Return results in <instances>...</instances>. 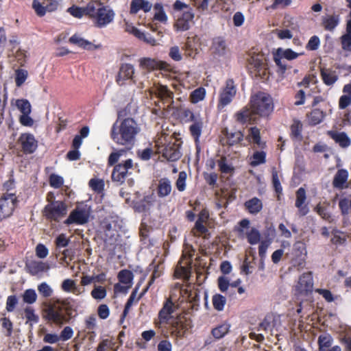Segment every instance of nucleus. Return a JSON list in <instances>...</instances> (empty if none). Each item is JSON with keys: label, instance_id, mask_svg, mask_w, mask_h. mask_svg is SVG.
I'll list each match as a JSON object with an SVG mask.
<instances>
[{"label": "nucleus", "instance_id": "12", "mask_svg": "<svg viewBox=\"0 0 351 351\" xmlns=\"http://www.w3.org/2000/svg\"><path fill=\"white\" fill-rule=\"evenodd\" d=\"M292 254L294 265L298 266L299 269H302L307 256L306 244L302 241L295 242L293 244Z\"/></svg>", "mask_w": 351, "mask_h": 351}, {"label": "nucleus", "instance_id": "38", "mask_svg": "<svg viewBox=\"0 0 351 351\" xmlns=\"http://www.w3.org/2000/svg\"><path fill=\"white\" fill-rule=\"evenodd\" d=\"M226 136L227 138L228 144L229 145H236V144L240 143L241 141H243V134L241 131H239V130L234 131V132L226 131Z\"/></svg>", "mask_w": 351, "mask_h": 351}, {"label": "nucleus", "instance_id": "6", "mask_svg": "<svg viewBox=\"0 0 351 351\" xmlns=\"http://www.w3.org/2000/svg\"><path fill=\"white\" fill-rule=\"evenodd\" d=\"M237 89L234 82L232 80H228L226 86L222 88L219 93L217 108L219 110L230 104L235 97Z\"/></svg>", "mask_w": 351, "mask_h": 351}, {"label": "nucleus", "instance_id": "32", "mask_svg": "<svg viewBox=\"0 0 351 351\" xmlns=\"http://www.w3.org/2000/svg\"><path fill=\"white\" fill-rule=\"evenodd\" d=\"M253 115H254V114L252 112V109L245 107L237 112L234 117L237 122L243 124L247 121H252L254 119Z\"/></svg>", "mask_w": 351, "mask_h": 351}, {"label": "nucleus", "instance_id": "35", "mask_svg": "<svg viewBox=\"0 0 351 351\" xmlns=\"http://www.w3.org/2000/svg\"><path fill=\"white\" fill-rule=\"evenodd\" d=\"M28 268L31 274L36 275L40 272L48 270L49 266L47 263L42 261H32L29 263Z\"/></svg>", "mask_w": 351, "mask_h": 351}, {"label": "nucleus", "instance_id": "18", "mask_svg": "<svg viewBox=\"0 0 351 351\" xmlns=\"http://www.w3.org/2000/svg\"><path fill=\"white\" fill-rule=\"evenodd\" d=\"M348 177L349 173L348 170L345 169H339L333 178V187L338 189H344L348 188Z\"/></svg>", "mask_w": 351, "mask_h": 351}, {"label": "nucleus", "instance_id": "61", "mask_svg": "<svg viewBox=\"0 0 351 351\" xmlns=\"http://www.w3.org/2000/svg\"><path fill=\"white\" fill-rule=\"evenodd\" d=\"M114 167L128 175L129 170L133 167V161L132 159H127L123 163L115 165Z\"/></svg>", "mask_w": 351, "mask_h": 351}, {"label": "nucleus", "instance_id": "17", "mask_svg": "<svg viewBox=\"0 0 351 351\" xmlns=\"http://www.w3.org/2000/svg\"><path fill=\"white\" fill-rule=\"evenodd\" d=\"M69 42L77 47L86 50L93 51L101 48V45H95L84 38L82 35L75 34L69 38Z\"/></svg>", "mask_w": 351, "mask_h": 351}, {"label": "nucleus", "instance_id": "5", "mask_svg": "<svg viewBox=\"0 0 351 351\" xmlns=\"http://www.w3.org/2000/svg\"><path fill=\"white\" fill-rule=\"evenodd\" d=\"M43 212L47 219L58 221L66 215L67 207L63 202L55 201L47 204Z\"/></svg>", "mask_w": 351, "mask_h": 351}, {"label": "nucleus", "instance_id": "53", "mask_svg": "<svg viewBox=\"0 0 351 351\" xmlns=\"http://www.w3.org/2000/svg\"><path fill=\"white\" fill-rule=\"evenodd\" d=\"M339 206L343 215H348L351 208V196L341 198L339 202Z\"/></svg>", "mask_w": 351, "mask_h": 351}, {"label": "nucleus", "instance_id": "39", "mask_svg": "<svg viewBox=\"0 0 351 351\" xmlns=\"http://www.w3.org/2000/svg\"><path fill=\"white\" fill-rule=\"evenodd\" d=\"M206 95V89L203 87H199L191 93L190 101L193 104H197L205 99Z\"/></svg>", "mask_w": 351, "mask_h": 351}, {"label": "nucleus", "instance_id": "10", "mask_svg": "<svg viewBox=\"0 0 351 351\" xmlns=\"http://www.w3.org/2000/svg\"><path fill=\"white\" fill-rule=\"evenodd\" d=\"M158 152L169 161H176L182 156L180 145L175 142H169L158 149Z\"/></svg>", "mask_w": 351, "mask_h": 351}, {"label": "nucleus", "instance_id": "60", "mask_svg": "<svg viewBox=\"0 0 351 351\" xmlns=\"http://www.w3.org/2000/svg\"><path fill=\"white\" fill-rule=\"evenodd\" d=\"M202 123L201 122H195L190 126V132L197 141L202 133Z\"/></svg>", "mask_w": 351, "mask_h": 351}, {"label": "nucleus", "instance_id": "26", "mask_svg": "<svg viewBox=\"0 0 351 351\" xmlns=\"http://www.w3.org/2000/svg\"><path fill=\"white\" fill-rule=\"evenodd\" d=\"M172 191L171 182L169 178H163L159 180L157 186V193L160 197L168 196Z\"/></svg>", "mask_w": 351, "mask_h": 351}, {"label": "nucleus", "instance_id": "34", "mask_svg": "<svg viewBox=\"0 0 351 351\" xmlns=\"http://www.w3.org/2000/svg\"><path fill=\"white\" fill-rule=\"evenodd\" d=\"M339 21V15H328L323 19V25L325 29L332 31L338 25Z\"/></svg>", "mask_w": 351, "mask_h": 351}, {"label": "nucleus", "instance_id": "55", "mask_svg": "<svg viewBox=\"0 0 351 351\" xmlns=\"http://www.w3.org/2000/svg\"><path fill=\"white\" fill-rule=\"evenodd\" d=\"M38 291L39 293L44 298H49L53 294V289L47 282H43L38 285Z\"/></svg>", "mask_w": 351, "mask_h": 351}, {"label": "nucleus", "instance_id": "49", "mask_svg": "<svg viewBox=\"0 0 351 351\" xmlns=\"http://www.w3.org/2000/svg\"><path fill=\"white\" fill-rule=\"evenodd\" d=\"M28 77V72L25 69H17L15 71V83L18 87L21 86Z\"/></svg>", "mask_w": 351, "mask_h": 351}, {"label": "nucleus", "instance_id": "30", "mask_svg": "<svg viewBox=\"0 0 351 351\" xmlns=\"http://www.w3.org/2000/svg\"><path fill=\"white\" fill-rule=\"evenodd\" d=\"M252 228L250 220L243 219L239 222L238 225L234 228V230L240 239H244L248 234L249 230H251Z\"/></svg>", "mask_w": 351, "mask_h": 351}, {"label": "nucleus", "instance_id": "59", "mask_svg": "<svg viewBox=\"0 0 351 351\" xmlns=\"http://www.w3.org/2000/svg\"><path fill=\"white\" fill-rule=\"evenodd\" d=\"M91 296L95 300H102L106 296V290L101 286H96L91 291Z\"/></svg>", "mask_w": 351, "mask_h": 351}, {"label": "nucleus", "instance_id": "11", "mask_svg": "<svg viewBox=\"0 0 351 351\" xmlns=\"http://www.w3.org/2000/svg\"><path fill=\"white\" fill-rule=\"evenodd\" d=\"M189 322L184 316H177L171 322L170 331L176 337H183L189 329Z\"/></svg>", "mask_w": 351, "mask_h": 351}, {"label": "nucleus", "instance_id": "19", "mask_svg": "<svg viewBox=\"0 0 351 351\" xmlns=\"http://www.w3.org/2000/svg\"><path fill=\"white\" fill-rule=\"evenodd\" d=\"M328 135L342 148H347L351 145V139L344 132L330 130Z\"/></svg>", "mask_w": 351, "mask_h": 351}, {"label": "nucleus", "instance_id": "20", "mask_svg": "<svg viewBox=\"0 0 351 351\" xmlns=\"http://www.w3.org/2000/svg\"><path fill=\"white\" fill-rule=\"evenodd\" d=\"M313 280L311 273H304L299 278L296 286L297 290L300 293H306L312 290Z\"/></svg>", "mask_w": 351, "mask_h": 351}, {"label": "nucleus", "instance_id": "1", "mask_svg": "<svg viewBox=\"0 0 351 351\" xmlns=\"http://www.w3.org/2000/svg\"><path fill=\"white\" fill-rule=\"evenodd\" d=\"M140 125L133 118H125L116 121L110 130V138L118 145L132 146L141 132Z\"/></svg>", "mask_w": 351, "mask_h": 351}, {"label": "nucleus", "instance_id": "16", "mask_svg": "<svg viewBox=\"0 0 351 351\" xmlns=\"http://www.w3.org/2000/svg\"><path fill=\"white\" fill-rule=\"evenodd\" d=\"M176 310V306L174 303L171 299H167L158 313L160 324H169L170 319L173 318L172 314Z\"/></svg>", "mask_w": 351, "mask_h": 351}, {"label": "nucleus", "instance_id": "8", "mask_svg": "<svg viewBox=\"0 0 351 351\" xmlns=\"http://www.w3.org/2000/svg\"><path fill=\"white\" fill-rule=\"evenodd\" d=\"M16 204V197L14 193L5 194L0 198V221L10 217Z\"/></svg>", "mask_w": 351, "mask_h": 351}, {"label": "nucleus", "instance_id": "28", "mask_svg": "<svg viewBox=\"0 0 351 351\" xmlns=\"http://www.w3.org/2000/svg\"><path fill=\"white\" fill-rule=\"evenodd\" d=\"M332 238L330 242L332 244L338 246L346 243L348 235L346 232H343L337 228H332L331 231Z\"/></svg>", "mask_w": 351, "mask_h": 351}, {"label": "nucleus", "instance_id": "47", "mask_svg": "<svg viewBox=\"0 0 351 351\" xmlns=\"http://www.w3.org/2000/svg\"><path fill=\"white\" fill-rule=\"evenodd\" d=\"M16 106L22 113V114L25 113H31L32 112V106L27 99H17L16 101Z\"/></svg>", "mask_w": 351, "mask_h": 351}, {"label": "nucleus", "instance_id": "56", "mask_svg": "<svg viewBox=\"0 0 351 351\" xmlns=\"http://www.w3.org/2000/svg\"><path fill=\"white\" fill-rule=\"evenodd\" d=\"M127 176L128 175L125 174L124 172H121L119 169L114 167L112 173V180L118 185H120L125 182Z\"/></svg>", "mask_w": 351, "mask_h": 351}, {"label": "nucleus", "instance_id": "24", "mask_svg": "<svg viewBox=\"0 0 351 351\" xmlns=\"http://www.w3.org/2000/svg\"><path fill=\"white\" fill-rule=\"evenodd\" d=\"M189 265V261L188 259L186 260L185 263H184L183 259L180 260L176 268L175 276L186 280H189L191 275V267Z\"/></svg>", "mask_w": 351, "mask_h": 351}, {"label": "nucleus", "instance_id": "15", "mask_svg": "<svg viewBox=\"0 0 351 351\" xmlns=\"http://www.w3.org/2000/svg\"><path fill=\"white\" fill-rule=\"evenodd\" d=\"M19 142L25 154L33 153L38 146L37 141L34 135L29 133H23L21 134L19 138Z\"/></svg>", "mask_w": 351, "mask_h": 351}, {"label": "nucleus", "instance_id": "36", "mask_svg": "<svg viewBox=\"0 0 351 351\" xmlns=\"http://www.w3.org/2000/svg\"><path fill=\"white\" fill-rule=\"evenodd\" d=\"M333 339L328 333L322 334L318 337V344L319 351H326L332 344Z\"/></svg>", "mask_w": 351, "mask_h": 351}, {"label": "nucleus", "instance_id": "27", "mask_svg": "<svg viewBox=\"0 0 351 351\" xmlns=\"http://www.w3.org/2000/svg\"><path fill=\"white\" fill-rule=\"evenodd\" d=\"M342 95L339 99V108L345 109L351 105V83H348L343 87Z\"/></svg>", "mask_w": 351, "mask_h": 351}, {"label": "nucleus", "instance_id": "52", "mask_svg": "<svg viewBox=\"0 0 351 351\" xmlns=\"http://www.w3.org/2000/svg\"><path fill=\"white\" fill-rule=\"evenodd\" d=\"M186 178L187 173L186 171H182L179 173L178 178L176 182V186L179 191L182 192L186 189Z\"/></svg>", "mask_w": 351, "mask_h": 351}, {"label": "nucleus", "instance_id": "62", "mask_svg": "<svg viewBox=\"0 0 351 351\" xmlns=\"http://www.w3.org/2000/svg\"><path fill=\"white\" fill-rule=\"evenodd\" d=\"M123 28H124L125 32H126L130 34H132L137 38H138L139 35L141 33V32L138 29H137L136 27H134L132 25V23H130L128 21H125V20L124 21Z\"/></svg>", "mask_w": 351, "mask_h": 351}, {"label": "nucleus", "instance_id": "3", "mask_svg": "<svg viewBox=\"0 0 351 351\" xmlns=\"http://www.w3.org/2000/svg\"><path fill=\"white\" fill-rule=\"evenodd\" d=\"M250 108L254 114L261 117L268 116L274 110L271 97L265 93L258 92L251 97Z\"/></svg>", "mask_w": 351, "mask_h": 351}, {"label": "nucleus", "instance_id": "22", "mask_svg": "<svg viewBox=\"0 0 351 351\" xmlns=\"http://www.w3.org/2000/svg\"><path fill=\"white\" fill-rule=\"evenodd\" d=\"M155 93L164 102L173 104V93L166 85L155 84Z\"/></svg>", "mask_w": 351, "mask_h": 351}, {"label": "nucleus", "instance_id": "33", "mask_svg": "<svg viewBox=\"0 0 351 351\" xmlns=\"http://www.w3.org/2000/svg\"><path fill=\"white\" fill-rule=\"evenodd\" d=\"M245 206L251 214H257L263 208L262 202L257 197L247 201Z\"/></svg>", "mask_w": 351, "mask_h": 351}, {"label": "nucleus", "instance_id": "2", "mask_svg": "<svg viewBox=\"0 0 351 351\" xmlns=\"http://www.w3.org/2000/svg\"><path fill=\"white\" fill-rule=\"evenodd\" d=\"M87 12L88 16L92 19L94 25L99 28L106 27L114 21L115 16L112 9L99 1L88 3Z\"/></svg>", "mask_w": 351, "mask_h": 351}, {"label": "nucleus", "instance_id": "58", "mask_svg": "<svg viewBox=\"0 0 351 351\" xmlns=\"http://www.w3.org/2000/svg\"><path fill=\"white\" fill-rule=\"evenodd\" d=\"M125 149H119L114 152H112L108 159V164L109 166H113L114 164H116L119 160L120 159L121 156L123 155L124 153H125Z\"/></svg>", "mask_w": 351, "mask_h": 351}, {"label": "nucleus", "instance_id": "23", "mask_svg": "<svg viewBox=\"0 0 351 351\" xmlns=\"http://www.w3.org/2000/svg\"><path fill=\"white\" fill-rule=\"evenodd\" d=\"M140 66L147 70L156 69H166L167 64L165 62L158 61L149 58H143L140 60Z\"/></svg>", "mask_w": 351, "mask_h": 351}, {"label": "nucleus", "instance_id": "31", "mask_svg": "<svg viewBox=\"0 0 351 351\" xmlns=\"http://www.w3.org/2000/svg\"><path fill=\"white\" fill-rule=\"evenodd\" d=\"M134 74V68L130 64H123L121 65L119 75L117 81L120 82L121 80H125L127 79H132L133 75Z\"/></svg>", "mask_w": 351, "mask_h": 351}, {"label": "nucleus", "instance_id": "9", "mask_svg": "<svg viewBox=\"0 0 351 351\" xmlns=\"http://www.w3.org/2000/svg\"><path fill=\"white\" fill-rule=\"evenodd\" d=\"M195 13L192 9L184 10L178 16L173 24V28L176 32H185L189 30L194 23Z\"/></svg>", "mask_w": 351, "mask_h": 351}, {"label": "nucleus", "instance_id": "51", "mask_svg": "<svg viewBox=\"0 0 351 351\" xmlns=\"http://www.w3.org/2000/svg\"><path fill=\"white\" fill-rule=\"evenodd\" d=\"M32 6L36 14L40 16H44L47 12H49L47 8V3L45 1L41 3L37 0H34Z\"/></svg>", "mask_w": 351, "mask_h": 351}, {"label": "nucleus", "instance_id": "40", "mask_svg": "<svg viewBox=\"0 0 351 351\" xmlns=\"http://www.w3.org/2000/svg\"><path fill=\"white\" fill-rule=\"evenodd\" d=\"M342 49L346 51H351V27H346V32L341 37Z\"/></svg>", "mask_w": 351, "mask_h": 351}, {"label": "nucleus", "instance_id": "57", "mask_svg": "<svg viewBox=\"0 0 351 351\" xmlns=\"http://www.w3.org/2000/svg\"><path fill=\"white\" fill-rule=\"evenodd\" d=\"M25 318L27 319V323L31 322V325L32 324H36L38 322V316L36 315L34 310L30 307L27 306L24 309Z\"/></svg>", "mask_w": 351, "mask_h": 351}, {"label": "nucleus", "instance_id": "21", "mask_svg": "<svg viewBox=\"0 0 351 351\" xmlns=\"http://www.w3.org/2000/svg\"><path fill=\"white\" fill-rule=\"evenodd\" d=\"M306 199L304 189L300 187L296 192L295 206L298 208V213L300 216L306 215L309 210L306 205H304Z\"/></svg>", "mask_w": 351, "mask_h": 351}, {"label": "nucleus", "instance_id": "46", "mask_svg": "<svg viewBox=\"0 0 351 351\" xmlns=\"http://www.w3.org/2000/svg\"><path fill=\"white\" fill-rule=\"evenodd\" d=\"M154 19L162 23H166L167 21L168 17L163 9L162 5L160 3H156L154 5Z\"/></svg>", "mask_w": 351, "mask_h": 351}, {"label": "nucleus", "instance_id": "29", "mask_svg": "<svg viewBox=\"0 0 351 351\" xmlns=\"http://www.w3.org/2000/svg\"><path fill=\"white\" fill-rule=\"evenodd\" d=\"M321 76L324 83L327 86L333 85L339 78L335 71L324 68L321 69Z\"/></svg>", "mask_w": 351, "mask_h": 351}, {"label": "nucleus", "instance_id": "54", "mask_svg": "<svg viewBox=\"0 0 351 351\" xmlns=\"http://www.w3.org/2000/svg\"><path fill=\"white\" fill-rule=\"evenodd\" d=\"M67 11L73 16L79 19L82 18L84 15L88 16L87 5L84 8L73 6L69 8Z\"/></svg>", "mask_w": 351, "mask_h": 351}, {"label": "nucleus", "instance_id": "50", "mask_svg": "<svg viewBox=\"0 0 351 351\" xmlns=\"http://www.w3.org/2000/svg\"><path fill=\"white\" fill-rule=\"evenodd\" d=\"M315 211L324 219L328 222H333L334 219L326 207L322 206L320 204H317L315 208Z\"/></svg>", "mask_w": 351, "mask_h": 351}, {"label": "nucleus", "instance_id": "13", "mask_svg": "<svg viewBox=\"0 0 351 351\" xmlns=\"http://www.w3.org/2000/svg\"><path fill=\"white\" fill-rule=\"evenodd\" d=\"M134 275L133 273L127 269H123L119 271L118 278L119 282L123 284L117 283L114 285L115 292L126 293L128 289L132 285Z\"/></svg>", "mask_w": 351, "mask_h": 351}, {"label": "nucleus", "instance_id": "64", "mask_svg": "<svg viewBox=\"0 0 351 351\" xmlns=\"http://www.w3.org/2000/svg\"><path fill=\"white\" fill-rule=\"evenodd\" d=\"M74 334L73 328L70 326H65L59 335L60 341H66L71 339Z\"/></svg>", "mask_w": 351, "mask_h": 351}, {"label": "nucleus", "instance_id": "44", "mask_svg": "<svg viewBox=\"0 0 351 351\" xmlns=\"http://www.w3.org/2000/svg\"><path fill=\"white\" fill-rule=\"evenodd\" d=\"M23 301L27 304H32L37 300V294L33 289H26L22 294Z\"/></svg>", "mask_w": 351, "mask_h": 351}, {"label": "nucleus", "instance_id": "41", "mask_svg": "<svg viewBox=\"0 0 351 351\" xmlns=\"http://www.w3.org/2000/svg\"><path fill=\"white\" fill-rule=\"evenodd\" d=\"M213 307L218 311H221L224 309L226 304V299L221 294H215L212 298Z\"/></svg>", "mask_w": 351, "mask_h": 351}, {"label": "nucleus", "instance_id": "43", "mask_svg": "<svg viewBox=\"0 0 351 351\" xmlns=\"http://www.w3.org/2000/svg\"><path fill=\"white\" fill-rule=\"evenodd\" d=\"M266 154L263 151H257L255 152L252 156L251 157L250 165L252 167L258 166L261 164H263L265 162L266 160Z\"/></svg>", "mask_w": 351, "mask_h": 351}, {"label": "nucleus", "instance_id": "25", "mask_svg": "<svg viewBox=\"0 0 351 351\" xmlns=\"http://www.w3.org/2000/svg\"><path fill=\"white\" fill-rule=\"evenodd\" d=\"M152 8V3L147 0H132L130 3V13L136 14L139 10L145 12H149Z\"/></svg>", "mask_w": 351, "mask_h": 351}, {"label": "nucleus", "instance_id": "14", "mask_svg": "<svg viewBox=\"0 0 351 351\" xmlns=\"http://www.w3.org/2000/svg\"><path fill=\"white\" fill-rule=\"evenodd\" d=\"M88 219L89 213L86 210L77 208L70 213L64 223L66 224L75 223L77 225H83L88 222Z\"/></svg>", "mask_w": 351, "mask_h": 351}, {"label": "nucleus", "instance_id": "45", "mask_svg": "<svg viewBox=\"0 0 351 351\" xmlns=\"http://www.w3.org/2000/svg\"><path fill=\"white\" fill-rule=\"evenodd\" d=\"M229 329L230 325L224 323L213 329L212 334L215 338L221 339L228 332Z\"/></svg>", "mask_w": 351, "mask_h": 351}, {"label": "nucleus", "instance_id": "42", "mask_svg": "<svg viewBox=\"0 0 351 351\" xmlns=\"http://www.w3.org/2000/svg\"><path fill=\"white\" fill-rule=\"evenodd\" d=\"M249 137L250 141L256 144L259 147L263 148L264 147L265 143L261 141L260 130L257 128L253 127L250 128Z\"/></svg>", "mask_w": 351, "mask_h": 351}, {"label": "nucleus", "instance_id": "48", "mask_svg": "<svg viewBox=\"0 0 351 351\" xmlns=\"http://www.w3.org/2000/svg\"><path fill=\"white\" fill-rule=\"evenodd\" d=\"M245 239L250 244L256 245L261 240V233L256 228L253 227L251 230H249V233Z\"/></svg>", "mask_w": 351, "mask_h": 351}, {"label": "nucleus", "instance_id": "4", "mask_svg": "<svg viewBox=\"0 0 351 351\" xmlns=\"http://www.w3.org/2000/svg\"><path fill=\"white\" fill-rule=\"evenodd\" d=\"M57 303H60L59 300ZM65 305L64 302H61V306H56V304L47 305L45 310V317L49 322L62 326L64 324L69 322V318L62 313V306Z\"/></svg>", "mask_w": 351, "mask_h": 351}, {"label": "nucleus", "instance_id": "37", "mask_svg": "<svg viewBox=\"0 0 351 351\" xmlns=\"http://www.w3.org/2000/svg\"><path fill=\"white\" fill-rule=\"evenodd\" d=\"M324 117L325 114L323 111L319 109H314L308 115V121L311 125H315L320 123Z\"/></svg>", "mask_w": 351, "mask_h": 351}, {"label": "nucleus", "instance_id": "63", "mask_svg": "<svg viewBox=\"0 0 351 351\" xmlns=\"http://www.w3.org/2000/svg\"><path fill=\"white\" fill-rule=\"evenodd\" d=\"M90 187L97 193L103 191L104 187V182L102 180L93 178L89 181Z\"/></svg>", "mask_w": 351, "mask_h": 351}, {"label": "nucleus", "instance_id": "7", "mask_svg": "<svg viewBox=\"0 0 351 351\" xmlns=\"http://www.w3.org/2000/svg\"><path fill=\"white\" fill-rule=\"evenodd\" d=\"M210 50L213 57L218 60L226 58L230 53L226 40L221 36L213 39Z\"/></svg>", "mask_w": 351, "mask_h": 351}]
</instances>
